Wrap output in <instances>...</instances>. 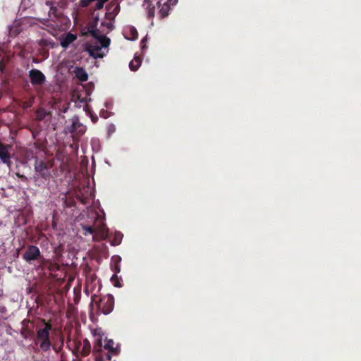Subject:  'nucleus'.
I'll return each mask as SVG.
<instances>
[{"label":"nucleus","instance_id":"nucleus-26","mask_svg":"<svg viewBox=\"0 0 361 361\" xmlns=\"http://www.w3.org/2000/svg\"><path fill=\"white\" fill-rule=\"evenodd\" d=\"M0 71L1 72H4V66H3V63L1 61H0Z\"/></svg>","mask_w":361,"mask_h":361},{"label":"nucleus","instance_id":"nucleus-15","mask_svg":"<svg viewBox=\"0 0 361 361\" xmlns=\"http://www.w3.org/2000/svg\"><path fill=\"white\" fill-rule=\"evenodd\" d=\"M0 159L4 164H9L11 156L7 147L0 142Z\"/></svg>","mask_w":361,"mask_h":361},{"label":"nucleus","instance_id":"nucleus-3","mask_svg":"<svg viewBox=\"0 0 361 361\" xmlns=\"http://www.w3.org/2000/svg\"><path fill=\"white\" fill-rule=\"evenodd\" d=\"M85 235L90 234L92 236L94 241H101L109 238V241L112 246H117L122 242L123 235L120 231H116L114 234H109L108 227H82Z\"/></svg>","mask_w":361,"mask_h":361},{"label":"nucleus","instance_id":"nucleus-14","mask_svg":"<svg viewBox=\"0 0 361 361\" xmlns=\"http://www.w3.org/2000/svg\"><path fill=\"white\" fill-rule=\"evenodd\" d=\"M77 39V36L73 33L68 32L66 35L64 37H63L61 39L60 44L61 46L64 48L67 49L69 45L73 43L75 39Z\"/></svg>","mask_w":361,"mask_h":361},{"label":"nucleus","instance_id":"nucleus-5","mask_svg":"<svg viewBox=\"0 0 361 361\" xmlns=\"http://www.w3.org/2000/svg\"><path fill=\"white\" fill-rule=\"evenodd\" d=\"M91 304L94 302L97 308L104 314H108L112 312L114 307V298L111 294L99 298L97 295H93L91 298Z\"/></svg>","mask_w":361,"mask_h":361},{"label":"nucleus","instance_id":"nucleus-13","mask_svg":"<svg viewBox=\"0 0 361 361\" xmlns=\"http://www.w3.org/2000/svg\"><path fill=\"white\" fill-rule=\"evenodd\" d=\"M103 47L101 46V44L99 43V45H94L90 43H87L86 44L85 49L89 53L90 56L93 57L94 59L101 58L102 57V55L100 54L101 48Z\"/></svg>","mask_w":361,"mask_h":361},{"label":"nucleus","instance_id":"nucleus-4","mask_svg":"<svg viewBox=\"0 0 361 361\" xmlns=\"http://www.w3.org/2000/svg\"><path fill=\"white\" fill-rule=\"evenodd\" d=\"M98 21V16H95L94 18H93V19L90 20L87 23V26L84 28L82 35H90L93 38L97 39L99 43L101 44L102 47L106 48L110 44V39L100 34L99 30L97 27Z\"/></svg>","mask_w":361,"mask_h":361},{"label":"nucleus","instance_id":"nucleus-27","mask_svg":"<svg viewBox=\"0 0 361 361\" xmlns=\"http://www.w3.org/2000/svg\"><path fill=\"white\" fill-rule=\"evenodd\" d=\"M21 335H22L25 338H27V335L25 334V331H21Z\"/></svg>","mask_w":361,"mask_h":361},{"label":"nucleus","instance_id":"nucleus-7","mask_svg":"<svg viewBox=\"0 0 361 361\" xmlns=\"http://www.w3.org/2000/svg\"><path fill=\"white\" fill-rule=\"evenodd\" d=\"M68 130L74 135L80 137L85 134L86 126L80 122L78 116H75L71 118V125L68 127Z\"/></svg>","mask_w":361,"mask_h":361},{"label":"nucleus","instance_id":"nucleus-6","mask_svg":"<svg viewBox=\"0 0 361 361\" xmlns=\"http://www.w3.org/2000/svg\"><path fill=\"white\" fill-rule=\"evenodd\" d=\"M52 166L53 164L51 161H44L37 159L35 163V172L45 180H49L51 176Z\"/></svg>","mask_w":361,"mask_h":361},{"label":"nucleus","instance_id":"nucleus-10","mask_svg":"<svg viewBox=\"0 0 361 361\" xmlns=\"http://www.w3.org/2000/svg\"><path fill=\"white\" fill-rule=\"evenodd\" d=\"M75 346L77 351L82 357L89 355L92 350V346L90 342L87 338H85L82 341H75Z\"/></svg>","mask_w":361,"mask_h":361},{"label":"nucleus","instance_id":"nucleus-18","mask_svg":"<svg viewBox=\"0 0 361 361\" xmlns=\"http://www.w3.org/2000/svg\"><path fill=\"white\" fill-rule=\"evenodd\" d=\"M141 65V59L139 56H135L133 60L129 63V68L131 71H137Z\"/></svg>","mask_w":361,"mask_h":361},{"label":"nucleus","instance_id":"nucleus-30","mask_svg":"<svg viewBox=\"0 0 361 361\" xmlns=\"http://www.w3.org/2000/svg\"><path fill=\"white\" fill-rule=\"evenodd\" d=\"M20 177H21L22 178H25V179H26L25 176H20Z\"/></svg>","mask_w":361,"mask_h":361},{"label":"nucleus","instance_id":"nucleus-28","mask_svg":"<svg viewBox=\"0 0 361 361\" xmlns=\"http://www.w3.org/2000/svg\"><path fill=\"white\" fill-rule=\"evenodd\" d=\"M153 0H144V3H152Z\"/></svg>","mask_w":361,"mask_h":361},{"label":"nucleus","instance_id":"nucleus-8","mask_svg":"<svg viewBox=\"0 0 361 361\" xmlns=\"http://www.w3.org/2000/svg\"><path fill=\"white\" fill-rule=\"evenodd\" d=\"M22 257L27 262L38 260L42 257L39 249L35 245H29L25 250Z\"/></svg>","mask_w":361,"mask_h":361},{"label":"nucleus","instance_id":"nucleus-22","mask_svg":"<svg viewBox=\"0 0 361 361\" xmlns=\"http://www.w3.org/2000/svg\"><path fill=\"white\" fill-rule=\"evenodd\" d=\"M95 0H80V6L83 8L87 7L92 2Z\"/></svg>","mask_w":361,"mask_h":361},{"label":"nucleus","instance_id":"nucleus-23","mask_svg":"<svg viewBox=\"0 0 361 361\" xmlns=\"http://www.w3.org/2000/svg\"><path fill=\"white\" fill-rule=\"evenodd\" d=\"M130 32H131L132 35H133L132 39H137V36H138V34H137V32L136 31V30L134 27H133V28L130 29Z\"/></svg>","mask_w":361,"mask_h":361},{"label":"nucleus","instance_id":"nucleus-16","mask_svg":"<svg viewBox=\"0 0 361 361\" xmlns=\"http://www.w3.org/2000/svg\"><path fill=\"white\" fill-rule=\"evenodd\" d=\"M74 73L75 77L81 82H86L88 80V74L82 67H76Z\"/></svg>","mask_w":361,"mask_h":361},{"label":"nucleus","instance_id":"nucleus-25","mask_svg":"<svg viewBox=\"0 0 361 361\" xmlns=\"http://www.w3.org/2000/svg\"><path fill=\"white\" fill-rule=\"evenodd\" d=\"M94 226H106V225H105V224L103 221H102V222H99L98 224L95 223Z\"/></svg>","mask_w":361,"mask_h":361},{"label":"nucleus","instance_id":"nucleus-19","mask_svg":"<svg viewBox=\"0 0 361 361\" xmlns=\"http://www.w3.org/2000/svg\"><path fill=\"white\" fill-rule=\"evenodd\" d=\"M143 6L147 10V15L149 18H153L154 16V6L152 3H143Z\"/></svg>","mask_w":361,"mask_h":361},{"label":"nucleus","instance_id":"nucleus-24","mask_svg":"<svg viewBox=\"0 0 361 361\" xmlns=\"http://www.w3.org/2000/svg\"><path fill=\"white\" fill-rule=\"evenodd\" d=\"M32 105V101H27L23 103V107L26 109V108L31 107Z\"/></svg>","mask_w":361,"mask_h":361},{"label":"nucleus","instance_id":"nucleus-9","mask_svg":"<svg viewBox=\"0 0 361 361\" xmlns=\"http://www.w3.org/2000/svg\"><path fill=\"white\" fill-rule=\"evenodd\" d=\"M178 0H159L157 2L159 8V15L161 18H164L169 15L171 6L175 5Z\"/></svg>","mask_w":361,"mask_h":361},{"label":"nucleus","instance_id":"nucleus-21","mask_svg":"<svg viewBox=\"0 0 361 361\" xmlns=\"http://www.w3.org/2000/svg\"><path fill=\"white\" fill-rule=\"evenodd\" d=\"M111 281L114 283V286H116V287L121 286V284L118 281V277L117 276V274L114 273V274L111 278Z\"/></svg>","mask_w":361,"mask_h":361},{"label":"nucleus","instance_id":"nucleus-17","mask_svg":"<svg viewBox=\"0 0 361 361\" xmlns=\"http://www.w3.org/2000/svg\"><path fill=\"white\" fill-rule=\"evenodd\" d=\"M121 262V257L118 255H114L111 257V270L118 274L121 271L120 263Z\"/></svg>","mask_w":361,"mask_h":361},{"label":"nucleus","instance_id":"nucleus-2","mask_svg":"<svg viewBox=\"0 0 361 361\" xmlns=\"http://www.w3.org/2000/svg\"><path fill=\"white\" fill-rule=\"evenodd\" d=\"M42 325L36 326V334L34 338L35 344L38 346L39 350L43 353L52 348L57 353L58 350L55 345H51L50 339V331L52 329L51 322H47L44 319H41Z\"/></svg>","mask_w":361,"mask_h":361},{"label":"nucleus","instance_id":"nucleus-1","mask_svg":"<svg viewBox=\"0 0 361 361\" xmlns=\"http://www.w3.org/2000/svg\"><path fill=\"white\" fill-rule=\"evenodd\" d=\"M94 337L92 354L95 361H116L112 360L114 356H118L120 353V348L112 339L105 338L104 343L102 339L104 334L100 329H94Z\"/></svg>","mask_w":361,"mask_h":361},{"label":"nucleus","instance_id":"nucleus-29","mask_svg":"<svg viewBox=\"0 0 361 361\" xmlns=\"http://www.w3.org/2000/svg\"><path fill=\"white\" fill-rule=\"evenodd\" d=\"M46 4H47V5H48V6H52V2H51V1H47Z\"/></svg>","mask_w":361,"mask_h":361},{"label":"nucleus","instance_id":"nucleus-11","mask_svg":"<svg viewBox=\"0 0 361 361\" xmlns=\"http://www.w3.org/2000/svg\"><path fill=\"white\" fill-rule=\"evenodd\" d=\"M30 82L32 85H42L45 81V75L42 71L37 69H32L29 71Z\"/></svg>","mask_w":361,"mask_h":361},{"label":"nucleus","instance_id":"nucleus-20","mask_svg":"<svg viewBox=\"0 0 361 361\" xmlns=\"http://www.w3.org/2000/svg\"><path fill=\"white\" fill-rule=\"evenodd\" d=\"M47 114V113L44 109L39 108L36 111V119L41 121L45 118Z\"/></svg>","mask_w":361,"mask_h":361},{"label":"nucleus","instance_id":"nucleus-12","mask_svg":"<svg viewBox=\"0 0 361 361\" xmlns=\"http://www.w3.org/2000/svg\"><path fill=\"white\" fill-rule=\"evenodd\" d=\"M106 16L109 19L114 20L120 11V5L116 0H113L106 6Z\"/></svg>","mask_w":361,"mask_h":361}]
</instances>
